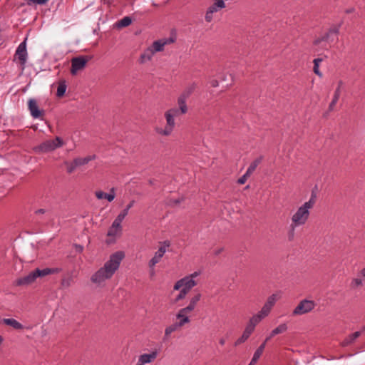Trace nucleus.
Returning a JSON list of instances; mask_svg holds the SVG:
<instances>
[{"mask_svg": "<svg viewBox=\"0 0 365 365\" xmlns=\"http://www.w3.org/2000/svg\"><path fill=\"white\" fill-rule=\"evenodd\" d=\"M124 257L125 253L123 251H118L112 254L104 266L92 275L91 281L94 283L100 284L106 279H110L118 269Z\"/></svg>", "mask_w": 365, "mask_h": 365, "instance_id": "f257e3e1", "label": "nucleus"}, {"mask_svg": "<svg viewBox=\"0 0 365 365\" xmlns=\"http://www.w3.org/2000/svg\"><path fill=\"white\" fill-rule=\"evenodd\" d=\"M317 187L315 186L312 190L309 200L300 206L292 215V223H293V226H301L307 222L310 215L309 210L314 207L317 201Z\"/></svg>", "mask_w": 365, "mask_h": 365, "instance_id": "f03ea898", "label": "nucleus"}, {"mask_svg": "<svg viewBox=\"0 0 365 365\" xmlns=\"http://www.w3.org/2000/svg\"><path fill=\"white\" fill-rule=\"evenodd\" d=\"M178 115H179L178 110H177L176 108L168 110L165 113V117L166 122H167L166 126L165 127L164 129L157 128L155 129L156 132L158 134H160L162 135H165V136L170 135L171 134V133L173 132L175 125L174 118Z\"/></svg>", "mask_w": 365, "mask_h": 365, "instance_id": "7ed1b4c3", "label": "nucleus"}, {"mask_svg": "<svg viewBox=\"0 0 365 365\" xmlns=\"http://www.w3.org/2000/svg\"><path fill=\"white\" fill-rule=\"evenodd\" d=\"M340 24H334L327 32L321 36L316 38L314 41V45H319L322 41L333 42L338 38Z\"/></svg>", "mask_w": 365, "mask_h": 365, "instance_id": "20e7f679", "label": "nucleus"}, {"mask_svg": "<svg viewBox=\"0 0 365 365\" xmlns=\"http://www.w3.org/2000/svg\"><path fill=\"white\" fill-rule=\"evenodd\" d=\"M176 41V31L175 29L171 30L170 36L169 38H165L155 41L151 46L149 47L153 53L160 52L164 50V46L168 44L174 43Z\"/></svg>", "mask_w": 365, "mask_h": 365, "instance_id": "39448f33", "label": "nucleus"}, {"mask_svg": "<svg viewBox=\"0 0 365 365\" xmlns=\"http://www.w3.org/2000/svg\"><path fill=\"white\" fill-rule=\"evenodd\" d=\"M92 58L91 56H79L71 59V73L75 76L80 70L83 69L87 63Z\"/></svg>", "mask_w": 365, "mask_h": 365, "instance_id": "423d86ee", "label": "nucleus"}, {"mask_svg": "<svg viewBox=\"0 0 365 365\" xmlns=\"http://www.w3.org/2000/svg\"><path fill=\"white\" fill-rule=\"evenodd\" d=\"M316 303L313 300L303 299L293 310V315H302L314 309Z\"/></svg>", "mask_w": 365, "mask_h": 365, "instance_id": "0eeeda50", "label": "nucleus"}, {"mask_svg": "<svg viewBox=\"0 0 365 365\" xmlns=\"http://www.w3.org/2000/svg\"><path fill=\"white\" fill-rule=\"evenodd\" d=\"M28 108L31 115L34 118H41L44 115V110L40 109L37 104V101L34 98H30L28 101Z\"/></svg>", "mask_w": 365, "mask_h": 365, "instance_id": "6e6552de", "label": "nucleus"}, {"mask_svg": "<svg viewBox=\"0 0 365 365\" xmlns=\"http://www.w3.org/2000/svg\"><path fill=\"white\" fill-rule=\"evenodd\" d=\"M15 57L17 58L21 63L24 66L26 63L27 58V51H26V38L21 42L15 53Z\"/></svg>", "mask_w": 365, "mask_h": 365, "instance_id": "1a4fd4ad", "label": "nucleus"}, {"mask_svg": "<svg viewBox=\"0 0 365 365\" xmlns=\"http://www.w3.org/2000/svg\"><path fill=\"white\" fill-rule=\"evenodd\" d=\"M55 149H56V145H54V142L51 141V140H48L43 142L38 146H36L34 148V150L36 153H44L53 151Z\"/></svg>", "mask_w": 365, "mask_h": 365, "instance_id": "9d476101", "label": "nucleus"}, {"mask_svg": "<svg viewBox=\"0 0 365 365\" xmlns=\"http://www.w3.org/2000/svg\"><path fill=\"white\" fill-rule=\"evenodd\" d=\"M163 244L165 246L160 247L155 253L154 257L149 261V266L150 267L155 266L157 263L160 262V259L163 257V256L166 252L165 247H169L170 245L168 240L164 241Z\"/></svg>", "mask_w": 365, "mask_h": 365, "instance_id": "9b49d317", "label": "nucleus"}, {"mask_svg": "<svg viewBox=\"0 0 365 365\" xmlns=\"http://www.w3.org/2000/svg\"><path fill=\"white\" fill-rule=\"evenodd\" d=\"M62 271L61 268L55 267V268H45L43 269H40L38 268L36 269L33 271L34 274H35L36 279L38 277H41L46 276L48 274H58Z\"/></svg>", "mask_w": 365, "mask_h": 365, "instance_id": "f8f14e48", "label": "nucleus"}, {"mask_svg": "<svg viewBox=\"0 0 365 365\" xmlns=\"http://www.w3.org/2000/svg\"><path fill=\"white\" fill-rule=\"evenodd\" d=\"M36 280L35 274L33 271L30 272L28 275L18 278L15 280L14 284L16 286H28Z\"/></svg>", "mask_w": 365, "mask_h": 365, "instance_id": "ddd939ff", "label": "nucleus"}, {"mask_svg": "<svg viewBox=\"0 0 365 365\" xmlns=\"http://www.w3.org/2000/svg\"><path fill=\"white\" fill-rule=\"evenodd\" d=\"M95 195L98 200L106 199L108 202H112L115 197V188L112 187L110 190L109 193H106L101 190H98L95 192Z\"/></svg>", "mask_w": 365, "mask_h": 365, "instance_id": "4468645a", "label": "nucleus"}, {"mask_svg": "<svg viewBox=\"0 0 365 365\" xmlns=\"http://www.w3.org/2000/svg\"><path fill=\"white\" fill-rule=\"evenodd\" d=\"M157 355V351H154L150 354H143L140 356L138 362L142 365H144L145 364L147 363H150L151 361L156 359Z\"/></svg>", "mask_w": 365, "mask_h": 365, "instance_id": "2eb2a0df", "label": "nucleus"}, {"mask_svg": "<svg viewBox=\"0 0 365 365\" xmlns=\"http://www.w3.org/2000/svg\"><path fill=\"white\" fill-rule=\"evenodd\" d=\"M2 323L7 326H11V327L16 330H21L24 329V327L22 324H21L17 320L13 318L3 319Z\"/></svg>", "mask_w": 365, "mask_h": 365, "instance_id": "dca6fc26", "label": "nucleus"}, {"mask_svg": "<svg viewBox=\"0 0 365 365\" xmlns=\"http://www.w3.org/2000/svg\"><path fill=\"white\" fill-rule=\"evenodd\" d=\"M287 330V326L285 323L279 324L277 327L274 329L269 336H267L264 341L265 344L273 336H274L277 334H282Z\"/></svg>", "mask_w": 365, "mask_h": 365, "instance_id": "f3484780", "label": "nucleus"}, {"mask_svg": "<svg viewBox=\"0 0 365 365\" xmlns=\"http://www.w3.org/2000/svg\"><path fill=\"white\" fill-rule=\"evenodd\" d=\"M187 98H185V96H182L180 95V96L178 98V104L179 108H177L178 110V115L180 114H185L187 112V106L186 104V100Z\"/></svg>", "mask_w": 365, "mask_h": 365, "instance_id": "a211bd4d", "label": "nucleus"}, {"mask_svg": "<svg viewBox=\"0 0 365 365\" xmlns=\"http://www.w3.org/2000/svg\"><path fill=\"white\" fill-rule=\"evenodd\" d=\"M265 342H263L255 351L252 359L248 365H255L258 359L260 358L262 354L264 348H265Z\"/></svg>", "mask_w": 365, "mask_h": 365, "instance_id": "6ab92c4d", "label": "nucleus"}, {"mask_svg": "<svg viewBox=\"0 0 365 365\" xmlns=\"http://www.w3.org/2000/svg\"><path fill=\"white\" fill-rule=\"evenodd\" d=\"M215 1L208 8L209 14L217 12L220 9L225 7L223 0H215Z\"/></svg>", "mask_w": 365, "mask_h": 365, "instance_id": "aec40b11", "label": "nucleus"}, {"mask_svg": "<svg viewBox=\"0 0 365 365\" xmlns=\"http://www.w3.org/2000/svg\"><path fill=\"white\" fill-rule=\"evenodd\" d=\"M361 335V331H355L353 334H349L346 336L341 343L342 346H347L348 345L353 343L356 338Z\"/></svg>", "mask_w": 365, "mask_h": 365, "instance_id": "412c9836", "label": "nucleus"}, {"mask_svg": "<svg viewBox=\"0 0 365 365\" xmlns=\"http://www.w3.org/2000/svg\"><path fill=\"white\" fill-rule=\"evenodd\" d=\"M182 281H183V287L187 291H190L192 287H194L197 282L195 279H193L191 277L186 276L182 278Z\"/></svg>", "mask_w": 365, "mask_h": 365, "instance_id": "4be33fe9", "label": "nucleus"}, {"mask_svg": "<svg viewBox=\"0 0 365 365\" xmlns=\"http://www.w3.org/2000/svg\"><path fill=\"white\" fill-rule=\"evenodd\" d=\"M96 158V155H88L85 158H76L74 159L75 164L78 167L81 165H84L87 163H88L92 160H94Z\"/></svg>", "mask_w": 365, "mask_h": 365, "instance_id": "5701e85b", "label": "nucleus"}, {"mask_svg": "<svg viewBox=\"0 0 365 365\" xmlns=\"http://www.w3.org/2000/svg\"><path fill=\"white\" fill-rule=\"evenodd\" d=\"M153 55V51L148 48L140 55L139 62L140 63H144L145 62L151 60Z\"/></svg>", "mask_w": 365, "mask_h": 365, "instance_id": "b1692460", "label": "nucleus"}, {"mask_svg": "<svg viewBox=\"0 0 365 365\" xmlns=\"http://www.w3.org/2000/svg\"><path fill=\"white\" fill-rule=\"evenodd\" d=\"M197 88V83L193 82L189 86H187L182 93L180 94L182 96H185V98H188L190 95L195 91Z\"/></svg>", "mask_w": 365, "mask_h": 365, "instance_id": "393cba45", "label": "nucleus"}, {"mask_svg": "<svg viewBox=\"0 0 365 365\" xmlns=\"http://www.w3.org/2000/svg\"><path fill=\"white\" fill-rule=\"evenodd\" d=\"M127 215L128 213H126V211L122 210L113 222V227H119V230H121L120 224Z\"/></svg>", "mask_w": 365, "mask_h": 365, "instance_id": "a878e982", "label": "nucleus"}, {"mask_svg": "<svg viewBox=\"0 0 365 365\" xmlns=\"http://www.w3.org/2000/svg\"><path fill=\"white\" fill-rule=\"evenodd\" d=\"M180 327V325H178V324L177 322L173 323V324L167 327L165 329V335L163 337V340L168 339L170 334L171 333L175 331Z\"/></svg>", "mask_w": 365, "mask_h": 365, "instance_id": "bb28decb", "label": "nucleus"}, {"mask_svg": "<svg viewBox=\"0 0 365 365\" xmlns=\"http://www.w3.org/2000/svg\"><path fill=\"white\" fill-rule=\"evenodd\" d=\"M66 88H67V86H66V81H60L58 83V88H57L56 96L58 98L63 97L66 93Z\"/></svg>", "mask_w": 365, "mask_h": 365, "instance_id": "cd10ccee", "label": "nucleus"}, {"mask_svg": "<svg viewBox=\"0 0 365 365\" xmlns=\"http://www.w3.org/2000/svg\"><path fill=\"white\" fill-rule=\"evenodd\" d=\"M262 159V157H259L256 158L254 161H252L250 166L248 167L246 173L251 175L257 168V167L259 165V164L261 163Z\"/></svg>", "mask_w": 365, "mask_h": 365, "instance_id": "c85d7f7f", "label": "nucleus"}, {"mask_svg": "<svg viewBox=\"0 0 365 365\" xmlns=\"http://www.w3.org/2000/svg\"><path fill=\"white\" fill-rule=\"evenodd\" d=\"M323 61V59L322 58H314V61H313V63H314V68H313V71L314 73L317 75L319 77H322V72L319 71V63Z\"/></svg>", "mask_w": 365, "mask_h": 365, "instance_id": "c756f323", "label": "nucleus"}, {"mask_svg": "<svg viewBox=\"0 0 365 365\" xmlns=\"http://www.w3.org/2000/svg\"><path fill=\"white\" fill-rule=\"evenodd\" d=\"M73 282V278L71 275L62 278L61 285L63 288H68L71 286Z\"/></svg>", "mask_w": 365, "mask_h": 365, "instance_id": "7c9ffc66", "label": "nucleus"}, {"mask_svg": "<svg viewBox=\"0 0 365 365\" xmlns=\"http://www.w3.org/2000/svg\"><path fill=\"white\" fill-rule=\"evenodd\" d=\"M64 164L66 165V171L68 174H71L74 172V170L78 167L75 164V160H73L72 162L65 161Z\"/></svg>", "mask_w": 365, "mask_h": 365, "instance_id": "2f4dec72", "label": "nucleus"}, {"mask_svg": "<svg viewBox=\"0 0 365 365\" xmlns=\"http://www.w3.org/2000/svg\"><path fill=\"white\" fill-rule=\"evenodd\" d=\"M262 319H263V316H262L261 314H257L250 318L249 323L255 327V326L259 322H261V320Z\"/></svg>", "mask_w": 365, "mask_h": 365, "instance_id": "473e14b6", "label": "nucleus"}, {"mask_svg": "<svg viewBox=\"0 0 365 365\" xmlns=\"http://www.w3.org/2000/svg\"><path fill=\"white\" fill-rule=\"evenodd\" d=\"M194 309L187 305L186 307L182 308L179 310V312L176 314V318L179 319L180 317L183 316V314H187L188 313L191 312Z\"/></svg>", "mask_w": 365, "mask_h": 365, "instance_id": "72a5a7b5", "label": "nucleus"}, {"mask_svg": "<svg viewBox=\"0 0 365 365\" xmlns=\"http://www.w3.org/2000/svg\"><path fill=\"white\" fill-rule=\"evenodd\" d=\"M49 0H24L26 4L29 6L33 5V4H38V5H44L46 4Z\"/></svg>", "mask_w": 365, "mask_h": 365, "instance_id": "f704fd0d", "label": "nucleus"}, {"mask_svg": "<svg viewBox=\"0 0 365 365\" xmlns=\"http://www.w3.org/2000/svg\"><path fill=\"white\" fill-rule=\"evenodd\" d=\"M188 292H189V291L186 290L184 288H182L180 290L179 294L177 295L176 298L175 299V302H177L181 299H183Z\"/></svg>", "mask_w": 365, "mask_h": 365, "instance_id": "c9c22d12", "label": "nucleus"}, {"mask_svg": "<svg viewBox=\"0 0 365 365\" xmlns=\"http://www.w3.org/2000/svg\"><path fill=\"white\" fill-rule=\"evenodd\" d=\"M250 336L243 331L242 335L235 342V346H238L242 343H244Z\"/></svg>", "mask_w": 365, "mask_h": 365, "instance_id": "e433bc0d", "label": "nucleus"}, {"mask_svg": "<svg viewBox=\"0 0 365 365\" xmlns=\"http://www.w3.org/2000/svg\"><path fill=\"white\" fill-rule=\"evenodd\" d=\"M179 321L177 322L180 327L184 326L185 324L190 322L189 317L187 316V314H183V316L180 317Z\"/></svg>", "mask_w": 365, "mask_h": 365, "instance_id": "4c0bfd02", "label": "nucleus"}, {"mask_svg": "<svg viewBox=\"0 0 365 365\" xmlns=\"http://www.w3.org/2000/svg\"><path fill=\"white\" fill-rule=\"evenodd\" d=\"M276 295L275 294H272L271 296H269L267 299V302L265 303V304L268 307H269L271 309L272 307L274 306V304H275L276 302Z\"/></svg>", "mask_w": 365, "mask_h": 365, "instance_id": "58836bf2", "label": "nucleus"}, {"mask_svg": "<svg viewBox=\"0 0 365 365\" xmlns=\"http://www.w3.org/2000/svg\"><path fill=\"white\" fill-rule=\"evenodd\" d=\"M343 85H344L343 81L340 80L338 81V85L334 91V96H336V98H339L340 93H341V88H342Z\"/></svg>", "mask_w": 365, "mask_h": 365, "instance_id": "ea45409f", "label": "nucleus"}, {"mask_svg": "<svg viewBox=\"0 0 365 365\" xmlns=\"http://www.w3.org/2000/svg\"><path fill=\"white\" fill-rule=\"evenodd\" d=\"M297 226H293V223L290 225V229L288 232V240L292 241L294 238V230Z\"/></svg>", "mask_w": 365, "mask_h": 365, "instance_id": "a19ab883", "label": "nucleus"}, {"mask_svg": "<svg viewBox=\"0 0 365 365\" xmlns=\"http://www.w3.org/2000/svg\"><path fill=\"white\" fill-rule=\"evenodd\" d=\"M270 310H271V308L264 304V305L262 307L261 311L258 314H261V315L263 316V318H264L269 314Z\"/></svg>", "mask_w": 365, "mask_h": 365, "instance_id": "79ce46f5", "label": "nucleus"}, {"mask_svg": "<svg viewBox=\"0 0 365 365\" xmlns=\"http://www.w3.org/2000/svg\"><path fill=\"white\" fill-rule=\"evenodd\" d=\"M117 229H119V227H113L112 225L108 231L107 235L109 237L115 236L117 234Z\"/></svg>", "mask_w": 365, "mask_h": 365, "instance_id": "37998d69", "label": "nucleus"}, {"mask_svg": "<svg viewBox=\"0 0 365 365\" xmlns=\"http://www.w3.org/2000/svg\"><path fill=\"white\" fill-rule=\"evenodd\" d=\"M338 101L339 98H336V96H333V98L329 106V111H332L334 110V108L337 103Z\"/></svg>", "mask_w": 365, "mask_h": 365, "instance_id": "c03bdc74", "label": "nucleus"}, {"mask_svg": "<svg viewBox=\"0 0 365 365\" xmlns=\"http://www.w3.org/2000/svg\"><path fill=\"white\" fill-rule=\"evenodd\" d=\"M250 176V174H248L247 173H245L242 177H240L238 180H237V183L240 184V185H243L245 183L246 180H247V178Z\"/></svg>", "mask_w": 365, "mask_h": 365, "instance_id": "a18cd8bd", "label": "nucleus"}, {"mask_svg": "<svg viewBox=\"0 0 365 365\" xmlns=\"http://www.w3.org/2000/svg\"><path fill=\"white\" fill-rule=\"evenodd\" d=\"M51 140L54 142V145H56V148L61 147L63 144V140L58 136L56 137L55 139Z\"/></svg>", "mask_w": 365, "mask_h": 365, "instance_id": "49530a36", "label": "nucleus"}, {"mask_svg": "<svg viewBox=\"0 0 365 365\" xmlns=\"http://www.w3.org/2000/svg\"><path fill=\"white\" fill-rule=\"evenodd\" d=\"M183 200H184L183 197L178 198V199H175V200L171 199L169 200L168 205L170 206L177 205L180 204V202H182Z\"/></svg>", "mask_w": 365, "mask_h": 365, "instance_id": "de8ad7c7", "label": "nucleus"}, {"mask_svg": "<svg viewBox=\"0 0 365 365\" xmlns=\"http://www.w3.org/2000/svg\"><path fill=\"white\" fill-rule=\"evenodd\" d=\"M255 328V327L254 326H252V324L248 323V324L246 326L244 331L250 336L252 334V333L254 331Z\"/></svg>", "mask_w": 365, "mask_h": 365, "instance_id": "09e8293b", "label": "nucleus"}, {"mask_svg": "<svg viewBox=\"0 0 365 365\" xmlns=\"http://www.w3.org/2000/svg\"><path fill=\"white\" fill-rule=\"evenodd\" d=\"M181 287H183V281H182V279L177 281L174 285V290H179Z\"/></svg>", "mask_w": 365, "mask_h": 365, "instance_id": "8fccbe9b", "label": "nucleus"}, {"mask_svg": "<svg viewBox=\"0 0 365 365\" xmlns=\"http://www.w3.org/2000/svg\"><path fill=\"white\" fill-rule=\"evenodd\" d=\"M115 23H132V18L130 16H125L122 19L118 20Z\"/></svg>", "mask_w": 365, "mask_h": 365, "instance_id": "3c124183", "label": "nucleus"}, {"mask_svg": "<svg viewBox=\"0 0 365 365\" xmlns=\"http://www.w3.org/2000/svg\"><path fill=\"white\" fill-rule=\"evenodd\" d=\"M201 294L200 293H197L196 294H195L191 299L190 300L193 302H195L196 304H197V302L200 300L201 299Z\"/></svg>", "mask_w": 365, "mask_h": 365, "instance_id": "603ef678", "label": "nucleus"}, {"mask_svg": "<svg viewBox=\"0 0 365 365\" xmlns=\"http://www.w3.org/2000/svg\"><path fill=\"white\" fill-rule=\"evenodd\" d=\"M351 284L353 287H359L362 284V281H361V279H360L359 278H354L352 280Z\"/></svg>", "mask_w": 365, "mask_h": 365, "instance_id": "864d4df0", "label": "nucleus"}, {"mask_svg": "<svg viewBox=\"0 0 365 365\" xmlns=\"http://www.w3.org/2000/svg\"><path fill=\"white\" fill-rule=\"evenodd\" d=\"M212 15H213V13H210L209 14V9H207L206 14H205V20H206V21L210 22L212 20Z\"/></svg>", "mask_w": 365, "mask_h": 365, "instance_id": "5fc2aeb1", "label": "nucleus"}, {"mask_svg": "<svg viewBox=\"0 0 365 365\" xmlns=\"http://www.w3.org/2000/svg\"><path fill=\"white\" fill-rule=\"evenodd\" d=\"M135 204V200H131L125 207V209H123V210L124 211H126V213L128 214V211Z\"/></svg>", "mask_w": 365, "mask_h": 365, "instance_id": "6e6d98bb", "label": "nucleus"}, {"mask_svg": "<svg viewBox=\"0 0 365 365\" xmlns=\"http://www.w3.org/2000/svg\"><path fill=\"white\" fill-rule=\"evenodd\" d=\"M129 25L130 24H113V29H115L117 30H120L123 28H125Z\"/></svg>", "mask_w": 365, "mask_h": 365, "instance_id": "4d7b16f0", "label": "nucleus"}, {"mask_svg": "<svg viewBox=\"0 0 365 365\" xmlns=\"http://www.w3.org/2000/svg\"><path fill=\"white\" fill-rule=\"evenodd\" d=\"M74 247H75V250L77 252H82L83 250V247L81 245H77V244H75L74 245Z\"/></svg>", "mask_w": 365, "mask_h": 365, "instance_id": "13d9d810", "label": "nucleus"}, {"mask_svg": "<svg viewBox=\"0 0 365 365\" xmlns=\"http://www.w3.org/2000/svg\"><path fill=\"white\" fill-rule=\"evenodd\" d=\"M210 84H211V86L212 87H217L219 86V82L216 79H212L211 81H210Z\"/></svg>", "mask_w": 365, "mask_h": 365, "instance_id": "bf43d9fd", "label": "nucleus"}, {"mask_svg": "<svg viewBox=\"0 0 365 365\" xmlns=\"http://www.w3.org/2000/svg\"><path fill=\"white\" fill-rule=\"evenodd\" d=\"M46 212V210L45 209L41 208V209L36 210L34 213L36 215H43V214H45Z\"/></svg>", "mask_w": 365, "mask_h": 365, "instance_id": "052dcab7", "label": "nucleus"}, {"mask_svg": "<svg viewBox=\"0 0 365 365\" xmlns=\"http://www.w3.org/2000/svg\"><path fill=\"white\" fill-rule=\"evenodd\" d=\"M224 250V249L222 247L221 248H219V249H217L215 250L214 252V254L215 255L217 256L219 255L222 251Z\"/></svg>", "mask_w": 365, "mask_h": 365, "instance_id": "680f3d73", "label": "nucleus"}, {"mask_svg": "<svg viewBox=\"0 0 365 365\" xmlns=\"http://www.w3.org/2000/svg\"><path fill=\"white\" fill-rule=\"evenodd\" d=\"M196 305L197 304L195 302H192L191 300L190 301V303L188 304V306L191 307L194 309H195Z\"/></svg>", "mask_w": 365, "mask_h": 365, "instance_id": "e2e57ef3", "label": "nucleus"}, {"mask_svg": "<svg viewBox=\"0 0 365 365\" xmlns=\"http://www.w3.org/2000/svg\"><path fill=\"white\" fill-rule=\"evenodd\" d=\"M198 275H199V272H195L194 273L191 274L188 277H191L194 279V278L196 277Z\"/></svg>", "mask_w": 365, "mask_h": 365, "instance_id": "0e129e2a", "label": "nucleus"}, {"mask_svg": "<svg viewBox=\"0 0 365 365\" xmlns=\"http://www.w3.org/2000/svg\"><path fill=\"white\" fill-rule=\"evenodd\" d=\"M219 343H220V345L223 346L225 344V339H223V338H221L220 339V341H219Z\"/></svg>", "mask_w": 365, "mask_h": 365, "instance_id": "69168bd1", "label": "nucleus"}, {"mask_svg": "<svg viewBox=\"0 0 365 365\" xmlns=\"http://www.w3.org/2000/svg\"><path fill=\"white\" fill-rule=\"evenodd\" d=\"M354 11V9L353 8H351V9L346 10V13L349 14V13L353 12Z\"/></svg>", "mask_w": 365, "mask_h": 365, "instance_id": "338daca9", "label": "nucleus"}, {"mask_svg": "<svg viewBox=\"0 0 365 365\" xmlns=\"http://www.w3.org/2000/svg\"><path fill=\"white\" fill-rule=\"evenodd\" d=\"M361 274L365 277V267L361 269Z\"/></svg>", "mask_w": 365, "mask_h": 365, "instance_id": "774afa93", "label": "nucleus"}]
</instances>
